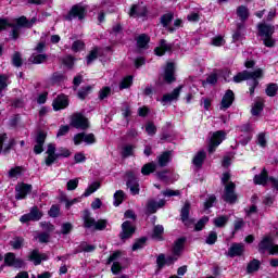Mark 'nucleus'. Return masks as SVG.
<instances>
[{
	"label": "nucleus",
	"mask_w": 278,
	"mask_h": 278,
	"mask_svg": "<svg viewBox=\"0 0 278 278\" xmlns=\"http://www.w3.org/2000/svg\"><path fill=\"white\" fill-rule=\"evenodd\" d=\"M53 110L56 112L59 110H64V108H68V98L66 96H59L52 103Z\"/></svg>",
	"instance_id": "25"
},
{
	"label": "nucleus",
	"mask_w": 278,
	"mask_h": 278,
	"mask_svg": "<svg viewBox=\"0 0 278 278\" xmlns=\"http://www.w3.org/2000/svg\"><path fill=\"white\" fill-rule=\"evenodd\" d=\"M181 220L185 225H190V202H186L180 212Z\"/></svg>",
	"instance_id": "28"
},
{
	"label": "nucleus",
	"mask_w": 278,
	"mask_h": 278,
	"mask_svg": "<svg viewBox=\"0 0 278 278\" xmlns=\"http://www.w3.org/2000/svg\"><path fill=\"white\" fill-rule=\"evenodd\" d=\"M217 81L218 77L216 76V74H212L206 78V80L203 81V86H205L206 84L214 86V84H216Z\"/></svg>",
	"instance_id": "64"
},
{
	"label": "nucleus",
	"mask_w": 278,
	"mask_h": 278,
	"mask_svg": "<svg viewBox=\"0 0 278 278\" xmlns=\"http://www.w3.org/2000/svg\"><path fill=\"white\" fill-rule=\"evenodd\" d=\"M84 227L86 229H94V231H103L105 227H108V220L105 219H99L98 222L94 220V218L90 217V212L85 211L84 216Z\"/></svg>",
	"instance_id": "3"
},
{
	"label": "nucleus",
	"mask_w": 278,
	"mask_h": 278,
	"mask_svg": "<svg viewBox=\"0 0 278 278\" xmlns=\"http://www.w3.org/2000/svg\"><path fill=\"white\" fill-rule=\"evenodd\" d=\"M146 131L148 136H155V134L157 132V127H155L154 123L150 122L146 125Z\"/></svg>",
	"instance_id": "50"
},
{
	"label": "nucleus",
	"mask_w": 278,
	"mask_h": 278,
	"mask_svg": "<svg viewBox=\"0 0 278 278\" xmlns=\"http://www.w3.org/2000/svg\"><path fill=\"white\" fill-rule=\"evenodd\" d=\"M130 155H134V146H125L123 148L122 156L123 157H130Z\"/></svg>",
	"instance_id": "53"
},
{
	"label": "nucleus",
	"mask_w": 278,
	"mask_h": 278,
	"mask_svg": "<svg viewBox=\"0 0 278 278\" xmlns=\"http://www.w3.org/2000/svg\"><path fill=\"white\" fill-rule=\"evenodd\" d=\"M173 51V45L167 43L165 39L160 41V47L154 49L156 55H164V53H170Z\"/></svg>",
	"instance_id": "22"
},
{
	"label": "nucleus",
	"mask_w": 278,
	"mask_h": 278,
	"mask_svg": "<svg viewBox=\"0 0 278 278\" xmlns=\"http://www.w3.org/2000/svg\"><path fill=\"white\" fill-rule=\"evenodd\" d=\"M46 153L48 155L46 157V165L47 166H51L55 162V160H58V157H60L58 155V153H55V144H53V143L48 144V149H47Z\"/></svg>",
	"instance_id": "19"
},
{
	"label": "nucleus",
	"mask_w": 278,
	"mask_h": 278,
	"mask_svg": "<svg viewBox=\"0 0 278 278\" xmlns=\"http://www.w3.org/2000/svg\"><path fill=\"white\" fill-rule=\"evenodd\" d=\"M263 110L264 101L262 99L256 100L251 110L252 116H260Z\"/></svg>",
	"instance_id": "33"
},
{
	"label": "nucleus",
	"mask_w": 278,
	"mask_h": 278,
	"mask_svg": "<svg viewBox=\"0 0 278 278\" xmlns=\"http://www.w3.org/2000/svg\"><path fill=\"white\" fill-rule=\"evenodd\" d=\"M212 45L214 47H223L225 45V39L222 36L214 37L212 39Z\"/></svg>",
	"instance_id": "63"
},
{
	"label": "nucleus",
	"mask_w": 278,
	"mask_h": 278,
	"mask_svg": "<svg viewBox=\"0 0 278 278\" xmlns=\"http://www.w3.org/2000/svg\"><path fill=\"white\" fill-rule=\"evenodd\" d=\"M205 157H207L205 150H200L193 156L192 164L195 165L197 168H201L203 166V162H205Z\"/></svg>",
	"instance_id": "26"
},
{
	"label": "nucleus",
	"mask_w": 278,
	"mask_h": 278,
	"mask_svg": "<svg viewBox=\"0 0 278 278\" xmlns=\"http://www.w3.org/2000/svg\"><path fill=\"white\" fill-rule=\"evenodd\" d=\"M223 199L226 203H236V201H238V195H236V184L230 181L225 186Z\"/></svg>",
	"instance_id": "8"
},
{
	"label": "nucleus",
	"mask_w": 278,
	"mask_h": 278,
	"mask_svg": "<svg viewBox=\"0 0 278 278\" xmlns=\"http://www.w3.org/2000/svg\"><path fill=\"white\" fill-rule=\"evenodd\" d=\"M278 86L277 84H269L265 90L267 97H275L277 94Z\"/></svg>",
	"instance_id": "45"
},
{
	"label": "nucleus",
	"mask_w": 278,
	"mask_h": 278,
	"mask_svg": "<svg viewBox=\"0 0 278 278\" xmlns=\"http://www.w3.org/2000/svg\"><path fill=\"white\" fill-rule=\"evenodd\" d=\"M173 18H174L173 13H167V14L163 15L161 17V23H162L163 27H168V25H170V23L173 22Z\"/></svg>",
	"instance_id": "46"
},
{
	"label": "nucleus",
	"mask_w": 278,
	"mask_h": 278,
	"mask_svg": "<svg viewBox=\"0 0 278 278\" xmlns=\"http://www.w3.org/2000/svg\"><path fill=\"white\" fill-rule=\"evenodd\" d=\"M184 86H179L173 90L170 93H166L162 98L163 105H166V103H173V101H177L179 99V94H181Z\"/></svg>",
	"instance_id": "15"
},
{
	"label": "nucleus",
	"mask_w": 278,
	"mask_h": 278,
	"mask_svg": "<svg viewBox=\"0 0 278 278\" xmlns=\"http://www.w3.org/2000/svg\"><path fill=\"white\" fill-rule=\"evenodd\" d=\"M90 90H92V86L83 87L81 90L78 91V98L86 99L88 94H90Z\"/></svg>",
	"instance_id": "51"
},
{
	"label": "nucleus",
	"mask_w": 278,
	"mask_h": 278,
	"mask_svg": "<svg viewBox=\"0 0 278 278\" xmlns=\"http://www.w3.org/2000/svg\"><path fill=\"white\" fill-rule=\"evenodd\" d=\"M101 188V182L94 181L92 182L84 192L83 197H90L93 192H97Z\"/></svg>",
	"instance_id": "37"
},
{
	"label": "nucleus",
	"mask_w": 278,
	"mask_h": 278,
	"mask_svg": "<svg viewBox=\"0 0 278 278\" xmlns=\"http://www.w3.org/2000/svg\"><path fill=\"white\" fill-rule=\"evenodd\" d=\"M97 58H99V50L98 49L91 50L87 56V64L88 65L92 64L93 61L97 60Z\"/></svg>",
	"instance_id": "49"
},
{
	"label": "nucleus",
	"mask_w": 278,
	"mask_h": 278,
	"mask_svg": "<svg viewBox=\"0 0 278 278\" xmlns=\"http://www.w3.org/2000/svg\"><path fill=\"white\" fill-rule=\"evenodd\" d=\"M112 92V89L110 87H104L99 92V99L103 101V99H108L110 97V93Z\"/></svg>",
	"instance_id": "55"
},
{
	"label": "nucleus",
	"mask_w": 278,
	"mask_h": 278,
	"mask_svg": "<svg viewBox=\"0 0 278 278\" xmlns=\"http://www.w3.org/2000/svg\"><path fill=\"white\" fill-rule=\"evenodd\" d=\"M129 16H147V7L138 4L132 5Z\"/></svg>",
	"instance_id": "29"
},
{
	"label": "nucleus",
	"mask_w": 278,
	"mask_h": 278,
	"mask_svg": "<svg viewBox=\"0 0 278 278\" xmlns=\"http://www.w3.org/2000/svg\"><path fill=\"white\" fill-rule=\"evenodd\" d=\"M257 144L263 149L266 148L267 141H266V135L264 132L258 134Z\"/></svg>",
	"instance_id": "62"
},
{
	"label": "nucleus",
	"mask_w": 278,
	"mask_h": 278,
	"mask_svg": "<svg viewBox=\"0 0 278 278\" xmlns=\"http://www.w3.org/2000/svg\"><path fill=\"white\" fill-rule=\"evenodd\" d=\"M83 142L86 144H94L97 142V138L94 137V134H85L80 132L74 136V144L79 146Z\"/></svg>",
	"instance_id": "11"
},
{
	"label": "nucleus",
	"mask_w": 278,
	"mask_h": 278,
	"mask_svg": "<svg viewBox=\"0 0 278 278\" xmlns=\"http://www.w3.org/2000/svg\"><path fill=\"white\" fill-rule=\"evenodd\" d=\"M163 233H164V226H162V225L154 226L153 231H152L153 240H159V241L164 240V238L162 237Z\"/></svg>",
	"instance_id": "34"
},
{
	"label": "nucleus",
	"mask_w": 278,
	"mask_h": 278,
	"mask_svg": "<svg viewBox=\"0 0 278 278\" xmlns=\"http://www.w3.org/2000/svg\"><path fill=\"white\" fill-rule=\"evenodd\" d=\"M86 7L76 4L72 7L68 14L65 16V21H73V18H78V21H84L86 18Z\"/></svg>",
	"instance_id": "6"
},
{
	"label": "nucleus",
	"mask_w": 278,
	"mask_h": 278,
	"mask_svg": "<svg viewBox=\"0 0 278 278\" xmlns=\"http://www.w3.org/2000/svg\"><path fill=\"white\" fill-rule=\"evenodd\" d=\"M28 61L30 64H45L47 62V54H33Z\"/></svg>",
	"instance_id": "35"
},
{
	"label": "nucleus",
	"mask_w": 278,
	"mask_h": 278,
	"mask_svg": "<svg viewBox=\"0 0 278 278\" xmlns=\"http://www.w3.org/2000/svg\"><path fill=\"white\" fill-rule=\"evenodd\" d=\"M237 14L241 21H247V18H249V9L241 5L237 9Z\"/></svg>",
	"instance_id": "40"
},
{
	"label": "nucleus",
	"mask_w": 278,
	"mask_h": 278,
	"mask_svg": "<svg viewBox=\"0 0 278 278\" xmlns=\"http://www.w3.org/2000/svg\"><path fill=\"white\" fill-rule=\"evenodd\" d=\"M269 255H278V245L273 241V237L266 236L258 243V253H266Z\"/></svg>",
	"instance_id": "4"
},
{
	"label": "nucleus",
	"mask_w": 278,
	"mask_h": 278,
	"mask_svg": "<svg viewBox=\"0 0 278 278\" xmlns=\"http://www.w3.org/2000/svg\"><path fill=\"white\" fill-rule=\"evenodd\" d=\"M66 77L64 76V74L60 73H54L51 77L52 84H61V81H64Z\"/></svg>",
	"instance_id": "54"
},
{
	"label": "nucleus",
	"mask_w": 278,
	"mask_h": 278,
	"mask_svg": "<svg viewBox=\"0 0 278 278\" xmlns=\"http://www.w3.org/2000/svg\"><path fill=\"white\" fill-rule=\"evenodd\" d=\"M166 205L165 200H160L159 202L155 200H148L147 205H146V213L147 214H155L157 210L161 207H164Z\"/></svg>",
	"instance_id": "14"
},
{
	"label": "nucleus",
	"mask_w": 278,
	"mask_h": 278,
	"mask_svg": "<svg viewBox=\"0 0 278 278\" xmlns=\"http://www.w3.org/2000/svg\"><path fill=\"white\" fill-rule=\"evenodd\" d=\"M186 237L178 238L173 245L172 253L173 255H177V257H180L181 251H184V247L186 244Z\"/></svg>",
	"instance_id": "23"
},
{
	"label": "nucleus",
	"mask_w": 278,
	"mask_h": 278,
	"mask_svg": "<svg viewBox=\"0 0 278 278\" xmlns=\"http://www.w3.org/2000/svg\"><path fill=\"white\" fill-rule=\"evenodd\" d=\"M208 220H210L208 217H203L202 219H200V220L195 224L194 230H195V231H201V230L205 227V225H206V223H207Z\"/></svg>",
	"instance_id": "59"
},
{
	"label": "nucleus",
	"mask_w": 278,
	"mask_h": 278,
	"mask_svg": "<svg viewBox=\"0 0 278 278\" xmlns=\"http://www.w3.org/2000/svg\"><path fill=\"white\" fill-rule=\"evenodd\" d=\"M4 264L7 266H13V268H23L25 266V262L21 258H16V255L12 252L5 254Z\"/></svg>",
	"instance_id": "12"
},
{
	"label": "nucleus",
	"mask_w": 278,
	"mask_h": 278,
	"mask_svg": "<svg viewBox=\"0 0 278 278\" xmlns=\"http://www.w3.org/2000/svg\"><path fill=\"white\" fill-rule=\"evenodd\" d=\"M97 249V245L88 244V243H81L80 250L85 253H92Z\"/></svg>",
	"instance_id": "58"
},
{
	"label": "nucleus",
	"mask_w": 278,
	"mask_h": 278,
	"mask_svg": "<svg viewBox=\"0 0 278 278\" xmlns=\"http://www.w3.org/2000/svg\"><path fill=\"white\" fill-rule=\"evenodd\" d=\"M134 84V77L127 76L119 84V90H125Z\"/></svg>",
	"instance_id": "43"
},
{
	"label": "nucleus",
	"mask_w": 278,
	"mask_h": 278,
	"mask_svg": "<svg viewBox=\"0 0 278 278\" xmlns=\"http://www.w3.org/2000/svg\"><path fill=\"white\" fill-rule=\"evenodd\" d=\"M45 140H47V134L39 131L37 134L36 144L34 147V153H36V155H40V153L45 151V149L42 148L45 147Z\"/></svg>",
	"instance_id": "17"
},
{
	"label": "nucleus",
	"mask_w": 278,
	"mask_h": 278,
	"mask_svg": "<svg viewBox=\"0 0 278 278\" xmlns=\"http://www.w3.org/2000/svg\"><path fill=\"white\" fill-rule=\"evenodd\" d=\"M226 136L227 134H225L223 130L214 132L208 144V153H214V151H216V147H218L223 140H225Z\"/></svg>",
	"instance_id": "10"
},
{
	"label": "nucleus",
	"mask_w": 278,
	"mask_h": 278,
	"mask_svg": "<svg viewBox=\"0 0 278 278\" xmlns=\"http://www.w3.org/2000/svg\"><path fill=\"white\" fill-rule=\"evenodd\" d=\"M156 169H157V164H155L154 162H151L142 166L141 173L143 175H150L151 173H155Z\"/></svg>",
	"instance_id": "38"
},
{
	"label": "nucleus",
	"mask_w": 278,
	"mask_h": 278,
	"mask_svg": "<svg viewBox=\"0 0 278 278\" xmlns=\"http://www.w3.org/2000/svg\"><path fill=\"white\" fill-rule=\"evenodd\" d=\"M15 27H26L28 25V20L25 16H21L20 18L15 20Z\"/></svg>",
	"instance_id": "61"
},
{
	"label": "nucleus",
	"mask_w": 278,
	"mask_h": 278,
	"mask_svg": "<svg viewBox=\"0 0 278 278\" xmlns=\"http://www.w3.org/2000/svg\"><path fill=\"white\" fill-rule=\"evenodd\" d=\"M12 64L16 66V68H21L23 66V58L21 56V52H14L12 56Z\"/></svg>",
	"instance_id": "42"
},
{
	"label": "nucleus",
	"mask_w": 278,
	"mask_h": 278,
	"mask_svg": "<svg viewBox=\"0 0 278 278\" xmlns=\"http://www.w3.org/2000/svg\"><path fill=\"white\" fill-rule=\"evenodd\" d=\"M214 203H216V195L212 194L204 202V210H210V207H213Z\"/></svg>",
	"instance_id": "60"
},
{
	"label": "nucleus",
	"mask_w": 278,
	"mask_h": 278,
	"mask_svg": "<svg viewBox=\"0 0 278 278\" xmlns=\"http://www.w3.org/2000/svg\"><path fill=\"white\" fill-rule=\"evenodd\" d=\"M216 240H218V235L216 233V231H211L206 237L205 242L206 244L212 245V244H216Z\"/></svg>",
	"instance_id": "47"
},
{
	"label": "nucleus",
	"mask_w": 278,
	"mask_h": 278,
	"mask_svg": "<svg viewBox=\"0 0 278 278\" xmlns=\"http://www.w3.org/2000/svg\"><path fill=\"white\" fill-rule=\"evenodd\" d=\"M228 257H240L244 255V243H232L227 252Z\"/></svg>",
	"instance_id": "16"
},
{
	"label": "nucleus",
	"mask_w": 278,
	"mask_h": 278,
	"mask_svg": "<svg viewBox=\"0 0 278 278\" xmlns=\"http://www.w3.org/2000/svg\"><path fill=\"white\" fill-rule=\"evenodd\" d=\"M233 99H235L233 91L227 90L222 99L220 110H227L231 108L233 103Z\"/></svg>",
	"instance_id": "21"
},
{
	"label": "nucleus",
	"mask_w": 278,
	"mask_h": 278,
	"mask_svg": "<svg viewBox=\"0 0 278 278\" xmlns=\"http://www.w3.org/2000/svg\"><path fill=\"white\" fill-rule=\"evenodd\" d=\"M146 242H147V238L138 239V240L132 244V251H140V249H144Z\"/></svg>",
	"instance_id": "48"
},
{
	"label": "nucleus",
	"mask_w": 278,
	"mask_h": 278,
	"mask_svg": "<svg viewBox=\"0 0 278 278\" xmlns=\"http://www.w3.org/2000/svg\"><path fill=\"white\" fill-rule=\"evenodd\" d=\"M151 38L147 34H141L137 37L138 49H148Z\"/></svg>",
	"instance_id": "31"
},
{
	"label": "nucleus",
	"mask_w": 278,
	"mask_h": 278,
	"mask_svg": "<svg viewBox=\"0 0 278 278\" xmlns=\"http://www.w3.org/2000/svg\"><path fill=\"white\" fill-rule=\"evenodd\" d=\"M177 260H179V256L173 254L170 256H167L165 254H160L156 257V266L159 268V270H162V268H164L165 266H173V264H175V262H177Z\"/></svg>",
	"instance_id": "9"
},
{
	"label": "nucleus",
	"mask_w": 278,
	"mask_h": 278,
	"mask_svg": "<svg viewBox=\"0 0 278 278\" xmlns=\"http://www.w3.org/2000/svg\"><path fill=\"white\" fill-rule=\"evenodd\" d=\"M84 47H86V45L84 43V41L81 40H76L74 41V43L72 45V51H83Z\"/></svg>",
	"instance_id": "57"
},
{
	"label": "nucleus",
	"mask_w": 278,
	"mask_h": 278,
	"mask_svg": "<svg viewBox=\"0 0 278 278\" xmlns=\"http://www.w3.org/2000/svg\"><path fill=\"white\" fill-rule=\"evenodd\" d=\"M15 199L21 200L25 199L29 192H31V185L28 184H20L15 188Z\"/></svg>",
	"instance_id": "18"
},
{
	"label": "nucleus",
	"mask_w": 278,
	"mask_h": 278,
	"mask_svg": "<svg viewBox=\"0 0 278 278\" xmlns=\"http://www.w3.org/2000/svg\"><path fill=\"white\" fill-rule=\"evenodd\" d=\"M123 255V252L121 251H115L108 260L106 264H114V262H118L121 260V256Z\"/></svg>",
	"instance_id": "56"
},
{
	"label": "nucleus",
	"mask_w": 278,
	"mask_h": 278,
	"mask_svg": "<svg viewBox=\"0 0 278 278\" xmlns=\"http://www.w3.org/2000/svg\"><path fill=\"white\" fill-rule=\"evenodd\" d=\"M164 81L166 84H173L175 81V65L173 63H167L165 67Z\"/></svg>",
	"instance_id": "24"
},
{
	"label": "nucleus",
	"mask_w": 278,
	"mask_h": 278,
	"mask_svg": "<svg viewBox=\"0 0 278 278\" xmlns=\"http://www.w3.org/2000/svg\"><path fill=\"white\" fill-rule=\"evenodd\" d=\"M126 178H127L126 186H127V188H129L132 197L140 194V184L138 182V176H136V173L127 172Z\"/></svg>",
	"instance_id": "5"
},
{
	"label": "nucleus",
	"mask_w": 278,
	"mask_h": 278,
	"mask_svg": "<svg viewBox=\"0 0 278 278\" xmlns=\"http://www.w3.org/2000/svg\"><path fill=\"white\" fill-rule=\"evenodd\" d=\"M24 244H25V238L23 237H14L10 241V247H12V249H14L15 251L21 250Z\"/></svg>",
	"instance_id": "32"
},
{
	"label": "nucleus",
	"mask_w": 278,
	"mask_h": 278,
	"mask_svg": "<svg viewBox=\"0 0 278 278\" xmlns=\"http://www.w3.org/2000/svg\"><path fill=\"white\" fill-rule=\"evenodd\" d=\"M268 182V170L266 168H263L262 173L254 176V184L256 186H266Z\"/></svg>",
	"instance_id": "27"
},
{
	"label": "nucleus",
	"mask_w": 278,
	"mask_h": 278,
	"mask_svg": "<svg viewBox=\"0 0 278 278\" xmlns=\"http://www.w3.org/2000/svg\"><path fill=\"white\" fill-rule=\"evenodd\" d=\"M23 170L25 169H23L21 166L12 167L8 173L9 179H16L21 177V175H23Z\"/></svg>",
	"instance_id": "36"
},
{
	"label": "nucleus",
	"mask_w": 278,
	"mask_h": 278,
	"mask_svg": "<svg viewBox=\"0 0 278 278\" xmlns=\"http://www.w3.org/2000/svg\"><path fill=\"white\" fill-rule=\"evenodd\" d=\"M9 27H14V24L10 23L8 18H0V31H5Z\"/></svg>",
	"instance_id": "52"
},
{
	"label": "nucleus",
	"mask_w": 278,
	"mask_h": 278,
	"mask_svg": "<svg viewBox=\"0 0 278 278\" xmlns=\"http://www.w3.org/2000/svg\"><path fill=\"white\" fill-rule=\"evenodd\" d=\"M260 264H261L260 261L255 258L251 261L247 267L248 273H256V270H260Z\"/></svg>",
	"instance_id": "44"
},
{
	"label": "nucleus",
	"mask_w": 278,
	"mask_h": 278,
	"mask_svg": "<svg viewBox=\"0 0 278 278\" xmlns=\"http://www.w3.org/2000/svg\"><path fill=\"white\" fill-rule=\"evenodd\" d=\"M28 260L30 262H34L35 266H40L42 264V261L49 260L47 254H40V251L38 250H33L30 254L28 255Z\"/></svg>",
	"instance_id": "20"
},
{
	"label": "nucleus",
	"mask_w": 278,
	"mask_h": 278,
	"mask_svg": "<svg viewBox=\"0 0 278 278\" xmlns=\"http://www.w3.org/2000/svg\"><path fill=\"white\" fill-rule=\"evenodd\" d=\"M157 164L161 166V168H164V166H168L170 164V151H165L162 154L157 156Z\"/></svg>",
	"instance_id": "30"
},
{
	"label": "nucleus",
	"mask_w": 278,
	"mask_h": 278,
	"mask_svg": "<svg viewBox=\"0 0 278 278\" xmlns=\"http://www.w3.org/2000/svg\"><path fill=\"white\" fill-rule=\"evenodd\" d=\"M229 223V216L223 215L214 219L215 227H225Z\"/></svg>",
	"instance_id": "41"
},
{
	"label": "nucleus",
	"mask_w": 278,
	"mask_h": 278,
	"mask_svg": "<svg viewBox=\"0 0 278 278\" xmlns=\"http://www.w3.org/2000/svg\"><path fill=\"white\" fill-rule=\"evenodd\" d=\"M72 127L75 129H83L86 130L90 127V123L81 113H75L72 115L71 124Z\"/></svg>",
	"instance_id": "7"
},
{
	"label": "nucleus",
	"mask_w": 278,
	"mask_h": 278,
	"mask_svg": "<svg viewBox=\"0 0 278 278\" xmlns=\"http://www.w3.org/2000/svg\"><path fill=\"white\" fill-rule=\"evenodd\" d=\"M258 34L263 40L265 47L273 48L275 47L277 40L273 38L275 34V26L266 23L258 24Z\"/></svg>",
	"instance_id": "2"
},
{
	"label": "nucleus",
	"mask_w": 278,
	"mask_h": 278,
	"mask_svg": "<svg viewBox=\"0 0 278 278\" xmlns=\"http://www.w3.org/2000/svg\"><path fill=\"white\" fill-rule=\"evenodd\" d=\"M264 77V71L262 68H256L253 72L243 71L238 73L236 76H233L232 80L235 84H240V81H251L248 83V86H250V94L255 93V89L257 86H260V80Z\"/></svg>",
	"instance_id": "1"
},
{
	"label": "nucleus",
	"mask_w": 278,
	"mask_h": 278,
	"mask_svg": "<svg viewBox=\"0 0 278 278\" xmlns=\"http://www.w3.org/2000/svg\"><path fill=\"white\" fill-rule=\"evenodd\" d=\"M125 201V191L123 190H117L114 193V202L113 205H115V207H118V205H121V203H123Z\"/></svg>",
	"instance_id": "39"
},
{
	"label": "nucleus",
	"mask_w": 278,
	"mask_h": 278,
	"mask_svg": "<svg viewBox=\"0 0 278 278\" xmlns=\"http://www.w3.org/2000/svg\"><path fill=\"white\" fill-rule=\"evenodd\" d=\"M135 232L136 228H134L131 222L126 220L122 224V232L119 233V238L121 240H127L128 238H131Z\"/></svg>",
	"instance_id": "13"
}]
</instances>
